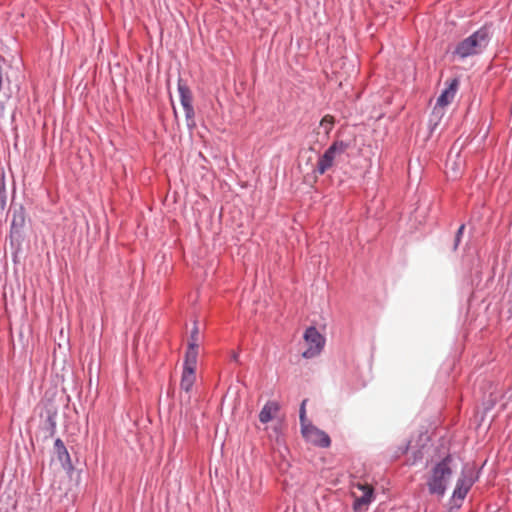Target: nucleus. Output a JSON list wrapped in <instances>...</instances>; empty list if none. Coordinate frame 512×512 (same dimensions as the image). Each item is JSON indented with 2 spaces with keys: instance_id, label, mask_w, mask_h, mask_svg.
<instances>
[{
  "instance_id": "nucleus-6",
  "label": "nucleus",
  "mask_w": 512,
  "mask_h": 512,
  "mask_svg": "<svg viewBox=\"0 0 512 512\" xmlns=\"http://www.w3.org/2000/svg\"><path fill=\"white\" fill-rule=\"evenodd\" d=\"M303 436L316 446L327 448L331 444V439L327 433L309 424L302 429Z\"/></svg>"
},
{
  "instance_id": "nucleus-4",
  "label": "nucleus",
  "mask_w": 512,
  "mask_h": 512,
  "mask_svg": "<svg viewBox=\"0 0 512 512\" xmlns=\"http://www.w3.org/2000/svg\"><path fill=\"white\" fill-rule=\"evenodd\" d=\"M352 496L354 498L353 510L363 512L367 510L368 505L374 500V488L367 482L352 483Z\"/></svg>"
},
{
  "instance_id": "nucleus-21",
  "label": "nucleus",
  "mask_w": 512,
  "mask_h": 512,
  "mask_svg": "<svg viewBox=\"0 0 512 512\" xmlns=\"http://www.w3.org/2000/svg\"><path fill=\"white\" fill-rule=\"evenodd\" d=\"M47 422H48V431H49V436H53L56 432V422H55V419H54V416L53 415H49L48 418H47Z\"/></svg>"
},
{
  "instance_id": "nucleus-17",
  "label": "nucleus",
  "mask_w": 512,
  "mask_h": 512,
  "mask_svg": "<svg viewBox=\"0 0 512 512\" xmlns=\"http://www.w3.org/2000/svg\"><path fill=\"white\" fill-rule=\"evenodd\" d=\"M198 342H199V329H198V326L195 324L190 333L188 347H198L199 348Z\"/></svg>"
},
{
  "instance_id": "nucleus-14",
  "label": "nucleus",
  "mask_w": 512,
  "mask_h": 512,
  "mask_svg": "<svg viewBox=\"0 0 512 512\" xmlns=\"http://www.w3.org/2000/svg\"><path fill=\"white\" fill-rule=\"evenodd\" d=\"M445 115V106H439V104H435L431 116H430V125L432 128H436L440 121L442 120L443 116Z\"/></svg>"
},
{
  "instance_id": "nucleus-10",
  "label": "nucleus",
  "mask_w": 512,
  "mask_h": 512,
  "mask_svg": "<svg viewBox=\"0 0 512 512\" xmlns=\"http://www.w3.org/2000/svg\"><path fill=\"white\" fill-rule=\"evenodd\" d=\"M280 410V405L276 401H268L259 413V421L263 424L271 421Z\"/></svg>"
},
{
  "instance_id": "nucleus-18",
  "label": "nucleus",
  "mask_w": 512,
  "mask_h": 512,
  "mask_svg": "<svg viewBox=\"0 0 512 512\" xmlns=\"http://www.w3.org/2000/svg\"><path fill=\"white\" fill-rule=\"evenodd\" d=\"M306 403H307V399H304L301 403V406H300V410H299V418H300V423H301V426H302V429L304 428V426H309V424H306Z\"/></svg>"
},
{
  "instance_id": "nucleus-8",
  "label": "nucleus",
  "mask_w": 512,
  "mask_h": 512,
  "mask_svg": "<svg viewBox=\"0 0 512 512\" xmlns=\"http://www.w3.org/2000/svg\"><path fill=\"white\" fill-rule=\"evenodd\" d=\"M459 87V80L458 78H453L450 80L448 87L442 91L440 96L437 98L436 103L439 104V106H447L449 105L453 99L455 98L456 92Z\"/></svg>"
},
{
  "instance_id": "nucleus-9",
  "label": "nucleus",
  "mask_w": 512,
  "mask_h": 512,
  "mask_svg": "<svg viewBox=\"0 0 512 512\" xmlns=\"http://www.w3.org/2000/svg\"><path fill=\"white\" fill-rule=\"evenodd\" d=\"M54 450L57 455L58 460L61 462L62 467L67 470L73 469V464L70 458V454L67 448L64 445V442L57 438L54 442Z\"/></svg>"
},
{
  "instance_id": "nucleus-15",
  "label": "nucleus",
  "mask_w": 512,
  "mask_h": 512,
  "mask_svg": "<svg viewBox=\"0 0 512 512\" xmlns=\"http://www.w3.org/2000/svg\"><path fill=\"white\" fill-rule=\"evenodd\" d=\"M336 119L333 115L326 114L319 123V127L324 130L325 135L328 137L330 132L333 130Z\"/></svg>"
},
{
  "instance_id": "nucleus-11",
  "label": "nucleus",
  "mask_w": 512,
  "mask_h": 512,
  "mask_svg": "<svg viewBox=\"0 0 512 512\" xmlns=\"http://www.w3.org/2000/svg\"><path fill=\"white\" fill-rule=\"evenodd\" d=\"M196 381V371L183 369L180 388L186 393H190Z\"/></svg>"
},
{
  "instance_id": "nucleus-24",
  "label": "nucleus",
  "mask_w": 512,
  "mask_h": 512,
  "mask_svg": "<svg viewBox=\"0 0 512 512\" xmlns=\"http://www.w3.org/2000/svg\"><path fill=\"white\" fill-rule=\"evenodd\" d=\"M231 360L235 361V362H238L239 361V353L233 351L232 354H231Z\"/></svg>"
},
{
  "instance_id": "nucleus-5",
  "label": "nucleus",
  "mask_w": 512,
  "mask_h": 512,
  "mask_svg": "<svg viewBox=\"0 0 512 512\" xmlns=\"http://www.w3.org/2000/svg\"><path fill=\"white\" fill-rule=\"evenodd\" d=\"M304 340L308 348L302 352V356L306 359L313 358L321 353L325 344V338L318 332L314 326H310L305 330Z\"/></svg>"
},
{
  "instance_id": "nucleus-23",
  "label": "nucleus",
  "mask_w": 512,
  "mask_h": 512,
  "mask_svg": "<svg viewBox=\"0 0 512 512\" xmlns=\"http://www.w3.org/2000/svg\"><path fill=\"white\" fill-rule=\"evenodd\" d=\"M4 62V58L0 56V91L2 90V63Z\"/></svg>"
},
{
  "instance_id": "nucleus-7",
  "label": "nucleus",
  "mask_w": 512,
  "mask_h": 512,
  "mask_svg": "<svg viewBox=\"0 0 512 512\" xmlns=\"http://www.w3.org/2000/svg\"><path fill=\"white\" fill-rule=\"evenodd\" d=\"M475 480L472 476L462 475L458 478L455 489L453 491V498L463 501L471 487L473 486Z\"/></svg>"
},
{
  "instance_id": "nucleus-2",
  "label": "nucleus",
  "mask_w": 512,
  "mask_h": 512,
  "mask_svg": "<svg viewBox=\"0 0 512 512\" xmlns=\"http://www.w3.org/2000/svg\"><path fill=\"white\" fill-rule=\"evenodd\" d=\"M452 462L451 455H447L438 462L431 470V475L427 480L429 493L442 497L447 489V481L452 475L450 464Z\"/></svg>"
},
{
  "instance_id": "nucleus-3",
  "label": "nucleus",
  "mask_w": 512,
  "mask_h": 512,
  "mask_svg": "<svg viewBox=\"0 0 512 512\" xmlns=\"http://www.w3.org/2000/svg\"><path fill=\"white\" fill-rule=\"evenodd\" d=\"M349 147V143L343 140H335L319 157L314 172L318 173L319 175L325 174L330 168L333 167L336 156L345 153Z\"/></svg>"
},
{
  "instance_id": "nucleus-1",
  "label": "nucleus",
  "mask_w": 512,
  "mask_h": 512,
  "mask_svg": "<svg viewBox=\"0 0 512 512\" xmlns=\"http://www.w3.org/2000/svg\"><path fill=\"white\" fill-rule=\"evenodd\" d=\"M491 38L492 24H485L468 37L459 41L452 51V56L459 60H464L469 57L480 55L488 47Z\"/></svg>"
},
{
  "instance_id": "nucleus-16",
  "label": "nucleus",
  "mask_w": 512,
  "mask_h": 512,
  "mask_svg": "<svg viewBox=\"0 0 512 512\" xmlns=\"http://www.w3.org/2000/svg\"><path fill=\"white\" fill-rule=\"evenodd\" d=\"M183 109L185 111V117H186V120H187V126L190 129H193L196 126V123H195V120H194L195 112H194L193 105L192 106H188V107H183Z\"/></svg>"
},
{
  "instance_id": "nucleus-19",
  "label": "nucleus",
  "mask_w": 512,
  "mask_h": 512,
  "mask_svg": "<svg viewBox=\"0 0 512 512\" xmlns=\"http://www.w3.org/2000/svg\"><path fill=\"white\" fill-rule=\"evenodd\" d=\"M25 222V218L22 212L19 214H14L13 220H12V228H21L23 227Z\"/></svg>"
},
{
  "instance_id": "nucleus-12",
  "label": "nucleus",
  "mask_w": 512,
  "mask_h": 512,
  "mask_svg": "<svg viewBox=\"0 0 512 512\" xmlns=\"http://www.w3.org/2000/svg\"><path fill=\"white\" fill-rule=\"evenodd\" d=\"M198 361V347H188L185 353L183 369L196 371Z\"/></svg>"
},
{
  "instance_id": "nucleus-22",
  "label": "nucleus",
  "mask_w": 512,
  "mask_h": 512,
  "mask_svg": "<svg viewBox=\"0 0 512 512\" xmlns=\"http://www.w3.org/2000/svg\"><path fill=\"white\" fill-rule=\"evenodd\" d=\"M508 283L511 285V290L508 294V301H509V304H510V312H512V272L509 274V277H508Z\"/></svg>"
},
{
  "instance_id": "nucleus-20",
  "label": "nucleus",
  "mask_w": 512,
  "mask_h": 512,
  "mask_svg": "<svg viewBox=\"0 0 512 512\" xmlns=\"http://www.w3.org/2000/svg\"><path fill=\"white\" fill-rule=\"evenodd\" d=\"M464 230H465V224H461L456 232V235H455L454 246H453L454 251L457 250V248L461 242Z\"/></svg>"
},
{
  "instance_id": "nucleus-13",
  "label": "nucleus",
  "mask_w": 512,
  "mask_h": 512,
  "mask_svg": "<svg viewBox=\"0 0 512 512\" xmlns=\"http://www.w3.org/2000/svg\"><path fill=\"white\" fill-rule=\"evenodd\" d=\"M180 102L183 107L192 106L193 96L190 88L182 81L178 82Z\"/></svg>"
}]
</instances>
